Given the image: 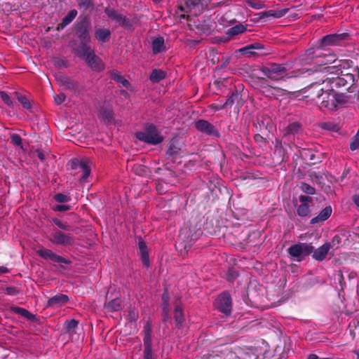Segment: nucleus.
<instances>
[{
    "mask_svg": "<svg viewBox=\"0 0 359 359\" xmlns=\"http://www.w3.org/2000/svg\"><path fill=\"white\" fill-rule=\"evenodd\" d=\"M262 72L264 74L270 79L278 81L285 78L290 79L298 77L306 72H308V69L305 70L304 69L297 72H292L290 74H287L284 67L280 65L273 64L269 67H264Z\"/></svg>",
    "mask_w": 359,
    "mask_h": 359,
    "instance_id": "f257e3e1",
    "label": "nucleus"
},
{
    "mask_svg": "<svg viewBox=\"0 0 359 359\" xmlns=\"http://www.w3.org/2000/svg\"><path fill=\"white\" fill-rule=\"evenodd\" d=\"M76 54L85 59L88 65L94 71H101L104 64L101 59L95 55L94 51L88 46H80L76 50Z\"/></svg>",
    "mask_w": 359,
    "mask_h": 359,
    "instance_id": "f03ea898",
    "label": "nucleus"
},
{
    "mask_svg": "<svg viewBox=\"0 0 359 359\" xmlns=\"http://www.w3.org/2000/svg\"><path fill=\"white\" fill-rule=\"evenodd\" d=\"M305 62L315 66H323L331 64L336 61V55L334 54H323L320 50H309L305 54V58L303 59Z\"/></svg>",
    "mask_w": 359,
    "mask_h": 359,
    "instance_id": "7ed1b4c3",
    "label": "nucleus"
},
{
    "mask_svg": "<svg viewBox=\"0 0 359 359\" xmlns=\"http://www.w3.org/2000/svg\"><path fill=\"white\" fill-rule=\"evenodd\" d=\"M136 137L140 141L154 145L161 143L163 140V136L152 124L146 126L144 131L137 133Z\"/></svg>",
    "mask_w": 359,
    "mask_h": 359,
    "instance_id": "20e7f679",
    "label": "nucleus"
},
{
    "mask_svg": "<svg viewBox=\"0 0 359 359\" xmlns=\"http://www.w3.org/2000/svg\"><path fill=\"white\" fill-rule=\"evenodd\" d=\"M324 70L331 74H339L340 72L344 77V82L348 83V86H352L355 82L358 81V80L359 79L358 67H355L353 68L347 69L346 70L345 73H343V72L341 70L339 66L326 67L324 68Z\"/></svg>",
    "mask_w": 359,
    "mask_h": 359,
    "instance_id": "39448f33",
    "label": "nucleus"
},
{
    "mask_svg": "<svg viewBox=\"0 0 359 359\" xmlns=\"http://www.w3.org/2000/svg\"><path fill=\"white\" fill-rule=\"evenodd\" d=\"M319 90L322 92L320 94H317V97L320 101V107L334 110L337 107L336 93L333 90H324L323 88H320Z\"/></svg>",
    "mask_w": 359,
    "mask_h": 359,
    "instance_id": "423d86ee",
    "label": "nucleus"
},
{
    "mask_svg": "<svg viewBox=\"0 0 359 359\" xmlns=\"http://www.w3.org/2000/svg\"><path fill=\"white\" fill-rule=\"evenodd\" d=\"M49 240L53 244L63 246L72 245L75 241L72 235L65 233L57 229L53 231Z\"/></svg>",
    "mask_w": 359,
    "mask_h": 359,
    "instance_id": "0eeeda50",
    "label": "nucleus"
},
{
    "mask_svg": "<svg viewBox=\"0 0 359 359\" xmlns=\"http://www.w3.org/2000/svg\"><path fill=\"white\" fill-rule=\"evenodd\" d=\"M312 251L313 247L306 243L296 244L288 249L289 254L297 258V261H301L304 257L311 254Z\"/></svg>",
    "mask_w": 359,
    "mask_h": 359,
    "instance_id": "6e6552de",
    "label": "nucleus"
},
{
    "mask_svg": "<svg viewBox=\"0 0 359 359\" xmlns=\"http://www.w3.org/2000/svg\"><path fill=\"white\" fill-rule=\"evenodd\" d=\"M231 296L227 292H223L217 297L216 300V307L219 311L229 316L231 312Z\"/></svg>",
    "mask_w": 359,
    "mask_h": 359,
    "instance_id": "1a4fd4ad",
    "label": "nucleus"
},
{
    "mask_svg": "<svg viewBox=\"0 0 359 359\" xmlns=\"http://www.w3.org/2000/svg\"><path fill=\"white\" fill-rule=\"evenodd\" d=\"M201 1L202 0H187L184 5H180L179 8L183 12L190 13L193 15H198L203 9V5Z\"/></svg>",
    "mask_w": 359,
    "mask_h": 359,
    "instance_id": "9d476101",
    "label": "nucleus"
},
{
    "mask_svg": "<svg viewBox=\"0 0 359 359\" xmlns=\"http://www.w3.org/2000/svg\"><path fill=\"white\" fill-rule=\"evenodd\" d=\"M36 253L42 258H43L45 259H50L54 262L64 263V264H67L70 263V262L69 260H67V259L57 255L56 253L53 252L52 250L47 249V248H41L36 250Z\"/></svg>",
    "mask_w": 359,
    "mask_h": 359,
    "instance_id": "9b49d317",
    "label": "nucleus"
},
{
    "mask_svg": "<svg viewBox=\"0 0 359 359\" xmlns=\"http://www.w3.org/2000/svg\"><path fill=\"white\" fill-rule=\"evenodd\" d=\"M347 37L346 34H333L325 36L321 39V45L323 46H338L340 45L341 43Z\"/></svg>",
    "mask_w": 359,
    "mask_h": 359,
    "instance_id": "f8f14e48",
    "label": "nucleus"
},
{
    "mask_svg": "<svg viewBox=\"0 0 359 359\" xmlns=\"http://www.w3.org/2000/svg\"><path fill=\"white\" fill-rule=\"evenodd\" d=\"M144 359H152V348H151V330L149 327H144Z\"/></svg>",
    "mask_w": 359,
    "mask_h": 359,
    "instance_id": "ddd939ff",
    "label": "nucleus"
},
{
    "mask_svg": "<svg viewBox=\"0 0 359 359\" xmlns=\"http://www.w3.org/2000/svg\"><path fill=\"white\" fill-rule=\"evenodd\" d=\"M76 168H79L82 172V180L85 181L90 173V162L87 159H74L72 161Z\"/></svg>",
    "mask_w": 359,
    "mask_h": 359,
    "instance_id": "4468645a",
    "label": "nucleus"
},
{
    "mask_svg": "<svg viewBox=\"0 0 359 359\" xmlns=\"http://www.w3.org/2000/svg\"><path fill=\"white\" fill-rule=\"evenodd\" d=\"M197 130L208 135H217V131L215 127L205 120H199L196 123Z\"/></svg>",
    "mask_w": 359,
    "mask_h": 359,
    "instance_id": "2eb2a0df",
    "label": "nucleus"
},
{
    "mask_svg": "<svg viewBox=\"0 0 359 359\" xmlns=\"http://www.w3.org/2000/svg\"><path fill=\"white\" fill-rule=\"evenodd\" d=\"M68 301L69 297L67 295L57 294L48 299L47 306L53 308L60 307L67 303Z\"/></svg>",
    "mask_w": 359,
    "mask_h": 359,
    "instance_id": "dca6fc26",
    "label": "nucleus"
},
{
    "mask_svg": "<svg viewBox=\"0 0 359 359\" xmlns=\"http://www.w3.org/2000/svg\"><path fill=\"white\" fill-rule=\"evenodd\" d=\"M331 248L332 245L329 243H326L322 246L319 247L313 252V259H315L317 261H323L326 257Z\"/></svg>",
    "mask_w": 359,
    "mask_h": 359,
    "instance_id": "f3484780",
    "label": "nucleus"
},
{
    "mask_svg": "<svg viewBox=\"0 0 359 359\" xmlns=\"http://www.w3.org/2000/svg\"><path fill=\"white\" fill-rule=\"evenodd\" d=\"M105 12L111 20L116 21L119 25L125 27L128 26V20L123 15L111 9H106Z\"/></svg>",
    "mask_w": 359,
    "mask_h": 359,
    "instance_id": "a211bd4d",
    "label": "nucleus"
},
{
    "mask_svg": "<svg viewBox=\"0 0 359 359\" xmlns=\"http://www.w3.org/2000/svg\"><path fill=\"white\" fill-rule=\"evenodd\" d=\"M332 212L331 206H327L320 211L318 216L313 217L311 220V224H317L327 220L331 215Z\"/></svg>",
    "mask_w": 359,
    "mask_h": 359,
    "instance_id": "6ab92c4d",
    "label": "nucleus"
},
{
    "mask_svg": "<svg viewBox=\"0 0 359 359\" xmlns=\"http://www.w3.org/2000/svg\"><path fill=\"white\" fill-rule=\"evenodd\" d=\"M111 35L110 30L106 28H98L95 31V36L101 43L107 41Z\"/></svg>",
    "mask_w": 359,
    "mask_h": 359,
    "instance_id": "aec40b11",
    "label": "nucleus"
},
{
    "mask_svg": "<svg viewBox=\"0 0 359 359\" xmlns=\"http://www.w3.org/2000/svg\"><path fill=\"white\" fill-rule=\"evenodd\" d=\"M165 50L164 39L163 37H157L152 42L153 53L156 55Z\"/></svg>",
    "mask_w": 359,
    "mask_h": 359,
    "instance_id": "412c9836",
    "label": "nucleus"
},
{
    "mask_svg": "<svg viewBox=\"0 0 359 359\" xmlns=\"http://www.w3.org/2000/svg\"><path fill=\"white\" fill-rule=\"evenodd\" d=\"M138 244H139V249H140V252L142 262L144 266H149V254L147 252L146 243L142 239H140L139 241Z\"/></svg>",
    "mask_w": 359,
    "mask_h": 359,
    "instance_id": "4be33fe9",
    "label": "nucleus"
},
{
    "mask_svg": "<svg viewBox=\"0 0 359 359\" xmlns=\"http://www.w3.org/2000/svg\"><path fill=\"white\" fill-rule=\"evenodd\" d=\"M77 15V11L76 10L70 11L67 15L62 19V23L58 25L57 29H63L67 25L73 21V20L76 18Z\"/></svg>",
    "mask_w": 359,
    "mask_h": 359,
    "instance_id": "5701e85b",
    "label": "nucleus"
},
{
    "mask_svg": "<svg viewBox=\"0 0 359 359\" xmlns=\"http://www.w3.org/2000/svg\"><path fill=\"white\" fill-rule=\"evenodd\" d=\"M246 31V27L243 25L239 24L236 25L226 31V34L228 36H236L240 34H242Z\"/></svg>",
    "mask_w": 359,
    "mask_h": 359,
    "instance_id": "b1692460",
    "label": "nucleus"
},
{
    "mask_svg": "<svg viewBox=\"0 0 359 359\" xmlns=\"http://www.w3.org/2000/svg\"><path fill=\"white\" fill-rule=\"evenodd\" d=\"M106 309L109 311H117L121 308V300L119 299H114L105 304Z\"/></svg>",
    "mask_w": 359,
    "mask_h": 359,
    "instance_id": "393cba45",
    "label": "nucleus"
},
{
    "mask_svg": "<svg viewBox=\"0 0 359 359\" xmlns=\"http://www.w3.org/2000/svg\"><path fill=\"white\" fill-rule=\"evenodd\" d=\"M111 78L116 81L117 82L121 83L123 86L128 88V86L130 85L128 80H126L121 74L119 72L116 70H114L111 72Z\"/></svg>",
    "mask_w": 359,
    "mask_h": 359,
    "instance_id": "a878e982",
    "label": "nucleus"
},
{
    "mask_svg": "<svg viewBox=\"0 0 359 359\" xmlns=\"http://www.w3.org/2000/svg\"><path fill=\"white\" fill-rule=\"evenodd\" d=\"M165 77V73L162 70L154 69L151 75L150 80L154 83H157Z\"/></svg>",
    "mask_w": 359,
    "mask_h": 359,
    "instance_id": "bb28decb",
    "label": "nucleus"
},
{
    "mask_svg": "<svg viewBox=\"0 0 359 359\" xmlns=\"http://www.w3.org/2000/svg\"><path fill=\"white\" fill-rule=\"evenodd\" d=\"M128 314H127V320L130 322V323H133V322H135L138 318H139V314H138V310L135 308V307H130L128 309Z\"/></svg>",
    "mask_w": 359,
    "mask_h": 359,
    "instance_id": "cd10ccee",
    "label": "nucleus"
},
{
    "mask_svg": "<svg viewBox=\"0 0 359 359\" xmlns=\"http://www.w3.org/2000/svg\"><path fill=\"white\" fill-rule=\"evenodd\" d=\"M175 320L177 325H181L184 322V314L180 306H176L174 312Z\"/></svg>",
    "mask_w": 359,
    "mask_h": 359,
    "instance_id": "c85d7f7f",
    "label": "nucleus"
},
{
    "mask_svg": "<svg viewBox=\"0 0 359 359\" xmlns=\"http://www.w3.org/2000/svg\"><path fill=\"white\" fill-rule=\"evenodd\" d=\"M260 45L259 43H254L250 46H245L243 48L240 49V52L243 55H251L254 54V52L252 50L259 49Z\"/></svg>",
    "mask_w": 359,
    "mask_h": 359,
    "instance_id": "c756f323",
    "label": "nucleus"
},
{
    "mask_svg": "<svg viewBox=\"0 0 359 359\" xmlns=\"http://www.w3.org/2000/svg\"><path fill=\"white\" fill-rule=\"evenodd\" d=\"M15 95H16L17 97V99L18 100V101L22 104V105L25 108V109H30L32 105H31V103L29 101V100L22 95H19L18 93H15Z\"/></svg>",
    "mask_w": 359,
    "mask_h": 359,
    "instance_id": "7c9ffc66",
    "label": "nucleus"
},
{
    "mask_svg": "<svg viewBox=\"0 0 359 359\" xmlns=\"http://www.w3.org/2000/svg\"><path fill=\"white\" fill-rule=\"evenodd\" d=\"M320 126L322 128L331 131H337L339 128L337 124L330 121L322 123Z\"/></svg>",
    "mask_w": 359,
    "mask_h": 359,
    "instance_id": "2f4dec72",
    "label": "nucleus"
},
{
    "mask_svg": "<svg viewBox=\"0 0 359 359\" xmlns=\"http://www.w3.org/2000/svg\"><path fill=\"white\" fill-rule=\"evenodd\" d=\"M297 214L300 217H306L309 214V207L307 204H301L297 208Z\"/></svg>",
    "mask_w": 359,
    "mask_h": 359,
    "instance_id": "473e14b6",
    "label": "nucleus"
},
{
    "mask_svg": "<svg viewBox=\"0 0 359 359\" xmlns=\"http://www.w3.org/2000/svg\"><path fill=\"white\" fill-rule=\"evenodd\" d=\"M79 37L81 41V43H82L81 46H83V45L87 46L86 43L90 42V36L89 35L88 32L86 29L81 32L79 34Z\"/></svg>",
    "mask_w": 359,
    "mask_h": 359,
    "instance_id": "72a5a7b5",
    "label": "nucleus"
},
{
    "mask_svg": "<svg viewBox=\"0 0 359 359\" xmlns=\"http://www.w3.org/2000/svg\"><path fill=\"white\" fill-rule=\"evenodd\" d=\"M14 311L28 319H32L34 318V316L32 313L23 308L15 307L14 308Z\"/></svg>",
    "mask_w": 359,
    "mask_h": 359,
    "instance_id": "f704fd0d",
    "label": "nucleus"
},
{
    "mask_svg": "<svg viewBox=\"0 0 359 359\" xmlns=\"http://www.w3.org/2000/svg\"><path fill=\"white\" fill-rule=\"evenodd\" d=\"M350 148L353 151L359 149V129L357 134L352 138Z\"/></svg>",
    "mask_w": 359,
    "mask_h": 359,
    "instance_id": "c9c22d12",
    "label": "nucleus"
},
{
    "mask_svg": "<svg viewBox=\"0 0 359 359\" xmlns=\"http://www.w3.org/2000/svg\"><path fill=\"white\" fill-rule=\"evenodd\" d=\"M78 325V321L75 320H71L65 323V327L69 333H73L74 329Z\"/></svg>",
    "mask_w": 359,
    "mask_h": 359,
    "instance_id": "e433bc0d",
    "label": "nucleus"
},
{
    "mask_svg": "<svg viewBox=\"0 0 359 359\" xmlns=\"http://www.w3.org/2000/svg\"><path fill=\"white\" fill-rule=\"evenodd\" d=\"M100 117L102 120L109 122L113 119V113L111 110H105L100 112Z\"/></svg>",
    "mask_w": 359,
    "mask_h": 359,
    "instance_id": "4c0bfd02",
    "label": "nucleus"
},
{
    "mask_svg": "<svg viewBox=\"0 0 359 359\" xmlns=\"http://www.w3.org/2000/svg\"><path fill=\"white\" fill-rule=\"evenodd\" d=\"M332 83H334L335 86H348V83L344 82V77L341 74L340 76H338L335 79L332 78Z\"/></svg>",
    "mask_w": 359,
    "mask_h": 359,
    "instance_id": "58836bf2",
    "label": "nucleus"
},
{
    "mask_svg": "<svg viewBox=\"0 0 359 359\" xmlns=\"http://www.w3.org/2000/svg\"><path fill=\"white\" fill-rule=\"evenodd\" d=\"M55 199L59 203H66L70 201L69 196L63 194H58L55 196Z\"/></svg>",
    "mask_w": 359,
    "mask_h": 359,
    "instance_id": "ea45409f",
    "label": "nucleus"
},
{
    "mask_svg": "<svg viewBox=\"0 0 359 359\" xmlns=\"http://www.w3.org/2000/svg\"><path fill=\"white\" fill-rule=\"evenodd\" d=\"M301 189L304 192L308 194H313L315 193L314 188L306 183L302 184Z\"/></svg>",
    "mask_w": 359,
    "mask_h": 359,
    "instance_id": "a19ab883",
    "label": "nucleus"
},
{
    "mask_svg": "<svg viewBox=\"0 0 359 359\" xmlns=\"http://www.w3.org/2000/svg\"><path fill=\"white\" fill-rule=\"evenodd\" d=\"M238 97V95L237 93H232V95L224 102L225 107H231L233 104L235 100Z\"/></svg>",
    "mask_w": 359,
    "mask_h": 359,
    "instance_id": "79ce46f5",
    "label": "nucleus"
},
{
    "mask_svg": "<svg viewBox=\"0 0 359 359\" xmlns=\"http://www.w3.org/2000/svg\"><path fill=\"white\" fill-rule=\"evenodd\" d=\"M11 142L17 146H21L22 144V138L18 134H12L11 136Z\"/></svg>",
    "mask_w": 359,
    "mask_h": 359,
    "instance_id": "37998d69",
    "label": "nucleus"
},
{
    "mask_svg": "<svg viewBox=\"0 0 359 359\" xmlns=\"http://www.w3.org/2000/svg\"><path fill=\"white\" fill-rule=\"evenodd\" d=\"M1 97L8 106H9V107L13 106V102L11 101L10 96L7 93H6L4 92H1Z\"/></svg>",
    "mask_w": 359,
    "mask_h": 359,
    "instance_id": "c03bdc74",
    "label": "nucleus"
},
{
    "mask_svg": "<svg viewBox=\"0 0 359 359\" xmlns=\"http://www.w3.org/2000/svg\"><path fill=\"white\" fill-rule=\"evenodd\" d=\"M53 222L60 229L68 231L69 230V226L65 223H63L60 220L55 219L53 220Z\"/></svg>",
    "mask_w": 359,
    "mask_h": 359,
    "instance_id": "a18cd8bd",
    "label": "nucleus"
},
{
    "mask_svg": "<svg viewBox=\"0 0 359 359\" xmlns=\"http://www.w3.org/2000/svg\"><path fill=\"white\" fill-rule=\"evenodd\" d=\"M163 299L164 301V306H163V312L165 313V315H168V295L167 293H164L163 294Z\"/></svg>",
    "mask_w": 359,
    "mask_h": 359,
    "instance_id": "49530a36",
    "label": "nucleus"
},
{
    "mask_svg": "<svg viewBox=\"0 0 359 359\" xmlns=\"http://www.w3.org/2000/svg\"><path fill=\"white\" fill-rule=\"evenodd\" d=\"M65 100V95L62 93L54 96V100L57 104H60Z\"/></svg>",
    "mask_w": 359,
    "mask_h": 359,
    "instance_id": "de8ad7c7",
    "label": "nucleus"
},
{
    "mask_svg": "<svg viewBox=\"0 0 359 359\" xmlns=\"http://www.w3.org/2000/svg\"><path fill=\"white\" fill-rule=\"evenodd\" d=\"M55 211L65 212L69 210V206L67 205H57L53 208Z\"/></svg>",
    "mask_w": 359,
    "mask_h": 359,
    "instance_id": "09e8293b",
    "label": "nucleus"
},
{
    "mask_svg": "<svg viewBox=\"0 0 359 359\" xmlns=\"http://www.w3.org/2000/svg\"><path fill=\"white\" fill-rule=\"evenodd\" d=\"M299 130V124L297 123H293L292 124H290L288 126V130L289 132L292 133H297Z\"/></svg>",
    "mask_w": 359,
    "mask_h": 359,
    "instance_id": "8fccbe9b",
    "label": "nucleus"
},
{
    "mask_svg": "<svg viewBox=\"0 0 359 359\" xmlns=\"http://www.w3.org/2000/svg\"><path fill=\"white\" fill-rule=\"evenodd\" d=\"M210 107L211 109H212L215 111H219V110L223 109L226 107L224 105V104L214 103V104H212Z\"/></svg>",
    "mask_w": 359,
    "mask_h": 359,
    "instance_id": "3c124183",
    "label": "nucleus"
},
{
    "mask_svg": "<svg viewBox=\"0 0 359 359\" xmlns=\"http://www.w3.org/2000/svg\"><path fill=\"white\" fill-rule=\"evenodd\" d=\"M299 200L302 204H306V203L311 201V198L307 196H301Z\"/></svg>",
    "mask_w": 359,
    "mask_h": 359,
    "instance_id": "603ef678",
    "label": "nucleus"
},
{
    "mask_svg": "<svg viewBox=\"0 0 359 359\" xmlns=\"http://www.w3.org/2000/svg\"><path fill=\"white\" fill-rule=\"evenodd\" d=\"M79 4L80 6L87 8L90 5L89 0H79Z\"/></svg>",
    "mask_w": 359,
    "mask_h": 359,
    "instance_id": "864d4df0",
    "label": "nucleus"
},
{
    "mask_svg": "<svg viewBox=\"0 0 359 359\" xmlns=\"http://www.w3.org/2000/svg\"><path fill=\"white\" fill-rule=\"evenodd\" d=\"M353 201L354 202V203L355 204V205L359 208V195H354L353 196Z\"/></svg>",
    "mask_w": 359,
    "mask_h": 359,
    "instance_id": "5fc2aeb1",
    "label": "nucleus"
},
{
    "mask_svg": "<svg viewBox=\"0 0 359 359\" xmlns=\"http://www.w3.org/2000/svg\"><path fill=\"white\" fill-rule=\"evenodd\" d=\"M36 154H37V156L41 160H44L45 159V155L44 154L40 151V150H37L36 151Z\"/></svg>",
    "mask_w": 359,
    "mask_h": 359,
    "instance_id": "6e6d98bb",
    "label": "nucleus"
},
{
    "mask_svg": "<svg viewBox=\"0 0 359 359\" xmlns=\"http://www.w3.org/2000/svg\"><path fill=\"white\" fill-rule=\"evenodd\" d=\"M8 272V269L5 266H0V274Z\"/></svg>",
    "mask_w": 359,
    "mask_h": 359,
    "instance_id": "4d7b16f0",
    "label": "nucleus"
},
{
    "mask_svg": "<svg viewBox=\"0 0 359 359\" xmlns=\"http://www.w3.org/2000/svg\"><path fill=\"white\" fill-rule=\"evenodd\" d=\"M243 359H257V356L255 354L246 355Z\"/></svg>",
    "mask_w": 359,
    "mask_h": 359,
    "instance_id": "13d9d810",
    "label": "nucleus"
},
{
    "mask_svg": "<svg viewBox=\"0 0 359 359\" xmlns=\"http://www.w3.org/2000/svg\"><path fill=\"white\" fill-rule=\"evenodd\" d=\"M308 359H318V357L315 354H311L308 357Z\"/></svg>",
    "mask_w": 359,
    "mask_h": 359,
    "instance_id": "bf43d9fd",
    "label": "nucleus"
},
{
    "mask_svg": "<svg viewBox=\"0 0 359 359\" xmlns=\"http://www.w3.org/2000/svg\"><path fill=\"white\" fill-rule=\"evenodd\" d=\"M210 359H222V358L218 355H212L210 357Z\"/></svg>",
    "mask_w": 359,
    "mask_h": 359,
    "instance_id": "052dcab7",
    "label": "nucleus"
},
{
    "mask_svg": "<svg viewBox=\"0 0 359 359\" xmlns=\"http://www.w3.org/2000/svg\"><path fill=\"white\" fill-rule=\"evenodd\" d=\"M237 276V273H233V274L232 275V278H229L230 280H232L233 278H235V277Z\"/></svg>",
    "mask_w": 359,
    "mask_h": 359,
    "instance_id": "680f3d73",
    "label": "nucleus"
},
{
    "mask_svg": "<svg viewBox=\"0 0 359 359\" xmlns=\"http://www.w3.org/2000/svg\"><path fill=\"white\" fill-rule=\"evenodd\" d=\"M355 353L357 355V359H359V349L355 351Z\"/></svg>",
    "mask_w": 359,
    "mask_h": 359,
    "instance_id": "e2e57ef3",
    "label": "nucleus"
},
{
    "mask_svg": "<svg viewBox=\"0 0 359 359\" xmlns=\"http://www.w3.org/2000/svg\"><path fill=\"white\" fill-rule=\"evenodd\" d=\"M271 15L276 17V18H280V15L279 14H272Z\"/></svg>",
    "mask_w": 359,
    "mask_h": 359,
    "instance_id": "0e129e2a",
    "label": "nucleus"
},
{
    "mask_svg": "<svg viewBox=\"0 0 359 359\" xmlns=\"http://www.w3.org/2000/svg\"><path fill=\"white\" fill-rule=\"evenodd\" d=\"M258 138L262 139V137L260 135L255 136V140L258 141Z\"/></svg>",
    "mask_w": 359,
    "mask_h": 359,
    "instance_id": "69168bd1",
    "label": "nucleus"
},
{
    "mask_svg": "<svg viewBox=\"0 0 359 359\" xmlns=\"http://www.w3.org/2000/svg\"><path fill=\"white\" fill-rule=\"evenodd\" d=\"M253 7L256 8H260L262 6L261 4H259V6H253Z\"/></svg>",
    "mask_w": 359,
    "mask_h": 359,
    "instance_id": "338daca9",
    "label": "nucleus"
},
{
    "mask_svg": "<svg viewBox=\"0 0 359 359\" xmlns=\"http://www.w3.org/2000/svg\"><path fill=\"white\" fill-rule=\"evenodd\" d=\"M7 290L8 291L9 294L11 293L13 289L12 288H7Z\"/></svg>",
    "mask_w": 359,
    "mask_h": 359,
    "instance_id": "774afa93",
    "label": "nucleus"
}]
</instances>
